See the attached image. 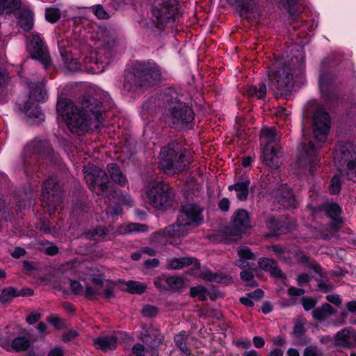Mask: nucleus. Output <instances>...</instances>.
Returning a JSON list of instances; mask_svg holds the SVG:
<instances>
[{"label":"nucleus","mask_w":356,"mask_h":356,"mask_svg":"<svg viewBox=\"0 0 356 356\" xmlns=\"http://www.w3.org/2000/svg\"><path fill=\"white\" fill-rule=\"evenodd\" d=\"M57 113L65 122L70 130L77 135L97 129L101 124L102 103L91 96H85L78 107L69 99H60Z\"/></svg>","instance_id":"f257e3e1"},{"label":"nucleus","mask_w":356,"mask_h":356,"mask_svg":"<svg viewBox=\"0 0 356 356\" xmlns=\"http://www.w3.org/2000/svg\"><path fill=\"white\" fill-rule=\"evenodd\" d=\"M163 103L162 118L169 126L176 129L189 127L195 117L193 109L177 99L175 91H170L161 96Z\"/></svg>","instance_id":"f03ea898"},{"label":"nucleus","mask_w":356,"mask_h":356,"mask_svg":"<svg viewBox=\"0 0 356 356\" xmlns=\"http://www.w3.org/2000/svg\"><path fill=\"white\" fill-rule=\"evenodd\" d=\"M203 208L195 204L183 205L177 216L176 222L166 227L163 230L165 236L181 238L188 235L194 229L204 222Z\"/></svg>","instance_id":"7ed1b4c3"},{"label":"nucleus","mask_w":356,"mask_h":356,"mask_svg":"<svg viewBox=\"0 0 356 356\" xmlns=\"http://www.w3.org/2000/svg\"><path fill=\"white\" fill-rule=\"evenodd\" d=\"M295 61L280 59L268 69V87L276 96L286 95L294 86Z\"/></svg>","instance_id":"20e7f679"},{"label":"nucleus","mask_w":356,"mask_h":356,"mask_svg":"<svg viewBox=\"0 0 356 356\" xmlns=\"http://www.w3.org/2000/svg\"><path fill=\"white\" fill-rule=\"evenodd\" d=\"M161 77V70L156 64H139L134 73L126 75L124 89L128 92H134L139 87L154 84L160 80Z\"/></svg>","instance_id":"39448f33"},{"label":"nucleus","mask_w":356,"mask_h":356,"mask_svg":"<svg viewBox=\"0 0 356 356\" xmlns=\"http://www.w3.org/2000/svg\"><path fill=\"white\" fill-rule=\"evenodd\" d=\"M186 149L177 143H171L164 146L160 153L159 165L161 168L168 175L183 171L188 163Z\"/></svg>","instance_id":"423d86ee"},{"label":"nucleus","mask_w":356,"mask_h":356,"mask_svg":"<svg viewBox=\"0 0 356 356\" xmlns=\"http://www.w3.org/2000/svg\"><path fill=\"white\" fill-rule=\"evenodd\" d=\"M152 14L156 21L143 19L140 23L142 26L147 28L166 26L175 22V19L180 15L177 8V0H153Z\"/></svg>","instance_id":"0eeeda50"},{"label":"nucleus","mask_w":356,"mask_h":356,"mask_svg":"<svg viewBox=\"0 0 356 356\" xmlns=\"http://www.w3.org/2000/svg\"><path fill=\"white\" fill-rule=\"evenodd\" d=\"M335 165L343 175L356 182V147L346 143L339 145L334 154Z\"/></svg>","instance_id":"6e6552de"},{"label":"nucleus","mask_w":356,"mask_h":356,"mask_svg":"<svg viewBox=\"0 0 356 356\" xmlns=\"http://www.w3.org/2000/svg\"><path fill=\"white\" fill-rule=\"evenodd\" d=\"M83 171L86 181L91 190H95V187L97 186L101 190L102 195H106L109 202L108 212L113 216L120 215L122 212L121 207L118 204L115 208H113L111 207L110 203L111 198L110 196L107 195L108 186L106 184L108 179L105 172L94 165L85 166Z\"/></svg>","instance_id":"1a4fd4ad"},{"label":"nucleus","mask_w":356,"mask_h":356,"mask_svg":"<svg viewBox=\"0 0 356 356\" xmlns=\"http://www.w3.org/2000/svg\"><path fill=\"white\" fill-rule=\"evenodd\" d=\"M168 187L163 182L152 180L146 186V194L149 203L156 209H164L170 204Z\"/></svg>","instance_id":"9d476101"},{"label":"nucleus","mask_w":356,"mask_h":356,"mask_svg":"<svg viewBox=\"0 0 356 356\" xmlns=\"http://www.w3.org/2000/svg\"><path fill=\"white\" fill-rule=\"evenodd\" d=\"M116 45L115 40L106 41L104 40L100 47H98L97 52L91 55L90 70L94 73H99L104 71L106 67L110 63L113 56V51Z\"/></svg>","instance_id":"9b49d317"},{"label":"nucleus","mask_w":356,"mask_h":356,"mask_svg":"<svg viewBox=\"0 0 356 356\" xmlns=\"http://www.w3.org/2000/svg\"><path fill=\"white\" fill-rule=\"evenodd\" d=\"M318 162L317 150L313 143L309 142L307 146L302 147V150L300 152L295 165L297 170L304 173L309 171L312 175L317 168Z\"/></svg>","instance_id":"f8f14e48"},{"label":"nucleus","mask_w":356,"mask_h":356,"mask_svg":"<svg viewBox=\"0 0 356 356\" xmlns=\"http://www.w3.org/2000/svg\"><path fill=\"white\" fill-rule=\"evenodd\" d=\"M29 49L31 58L40 62L44 68H47L50 65L51 60L49 51L38 33H32Z\"/></svg>","instance_id":"ddd939ff"},{"label":"nucleus","mask_w":356,"mask_h":356,"mask_svg":"<svg viewBox=\"0 0 356 356\" xmlns=\"http://www.w3.org/2000/svg\"><path fill=\"white\" fill-rule=\"evenodd\" d=\"M330 128L329 115L323 108H318L313 119V131L316 140L323 142L327 138Z\"/></svg>","instance_id":"4468645a"},{"label":"nucleus","mask_w":356,"mask_h":356,"mask_svg":"<svg viewBox=\"0 0 356 356\" xmlns=\"http://www.w3.org/2000/svg\"><path fill=\"white\" fill-rule=\"evenodd\" d=\"M43 204L49 207V211L56 210L57 204L61 202L60 191L54 178L46 180L42 188Z\"/></svg>","instance_id":"2eb2a0df"},{"label":"nucleus","mask_w":356,"mask_h":356,"mask_svg":"<svg viewBox=\"0 0 356 356\" xmlns=\"http://www.w3.org/2000/svg\"><path fill=\"white\" fill-rule=\"evenodd\" d=\"M322 210L332 219L330 226V230L333 233L337 232L342 224V219L340 216L341 212L340 207L336 203H326L322 206Z\"/></svg>","instance_id":"dca6fc26"},{"label":"nucleus","mask_w":356,"mask_h":356,"mask_svg":"<svg viewBox=\"0 0 356 356\" xmlns=\"http://www.w3.org/2000/svg\"><path fill=\"white\" fill-rule=\"evenodd\" d=\"M273 195L277 202L286 209L296 208L297 201L289 188L281 186L273 191Z\"/></svg>","instance_id":"f3484780"},{"label":"nucleus","mask_w":356,"mask_h":356,"mask_svg":"<svg viewBox=\"0 0 356 356\" xmlns=\"http://www.w3.org/2000/svg\"><path fill=\"white\" fill-rule=\"evenodd\" d=\"M250 186V179L248 177H245L236 184L229 185L228 190L229 191H235L237 199L245 201L248 199L249 195Z\"/></svg>","instance_id":"a211bd4d"},{"label":"nucleus","mask_w":356,"mask_h":356,"mask_svg":"<svg viewBox=\"0 0 356 356\" xmlns=\"http://www.w3.org/2000/svg\"><path fill=\"white\" fill-rule=\"evenodd\" d=\"M305 320L304 318H298L296 323L293 331V336L296 341L297 344L304 346L310 343L309 337L305 336Z\"/></svg>","instance_id":"6ab92c4d"},{"label":"nucleus","mask_w":356,"mask_h":356,"mask_svg":"<svg viewBox=\"0 0 356 356\" xmlns=\"http://www.w3.org/2000/svg\"><path fill=\"white\" fill-rule=\"evenodd\" d=\"M260 136L264 143H266L264 147H279L277 144L280 141V136L275 128H263L261 131Z\"/></svg>","instance_id":"aec40b11"},{"label":"nucleus","mask_w":356,"mask_h":356,"mask_svg":"<svg viewBox=\"0 0 356 356\" xmlns=\"http://www.w3.org/2000/svg\"><path fill=\"white\" fill-rule=\"evenodd\" d=\"M94 344L97 348L104 352L114 350L117 346L115 336H103L95 339Z\"/></svg>","instance_id":"412c9836"},{"label":"nucleus","mask_w":356,"mask_h":356,"mask_svg":"<svg viewBox=\"0 0 356 356\" xmlns=\"http://www.w3.org/2000/svg\"><path fill=\"white\" fill-rule=\"evenodd\" d=\"M24 113L34 123L44 120V114L38 104L27 102L24 108Z\"/></svg>","instance_id":"4be33fe9"},{"label":"nucleus","mask_w":356,"mask_h":356,"mask_svg":"<svg viewBox=\"0 0 356 356\" xmlns=\"http://www.w3.org/2000/svg\"><path fill=\"white\" fill-rule=\"evenodd\" d=\"M28 85L30 88L29 102H32V101L40 102L46 99L47 92L41 83H28Z\"/></svg>","instance_id":"5701e85b"},{"label":"nucleus","mask_w":356,"mask_h":356,"mask_svg":"<svg viewBox=\"0 0 356 356\" xmlns=\"http://www.w3.org/2000/svg\"><path fill=\"white\" fill-rule=\"evenodd\" d=\"M279 147H264L263 149V159L264 163L272 168H276L279 166L278 161H276Z\"/></svg>","instance_id":"b1692460"},{"label":"nucleus","mask_w":356,"mask_h":356,"mask_svg":"<svg viewBox=\"0 0 356 356\" xmlns=\"http://www.w3.org/2000/svg\"><path fill=\"white\" fill-rule=\"evenodd\" d=\"M201 277L204 280L229 284L232 282L230 276L222 273H213L211 270H204L201 273Z\"/></svg>","instance_id":"393cba45"},{"label":"nucleus","mask_w":356,"mask_h":356,"mask_svg":"<svg viewBox=\"0 0 356 356\" xmlns=\"http://www.w3.org/2000/svg\"><path fill=\"white\" fill-rule=\"evenodd\" d=\"M17 25L24 31H29L33 26V15L29 10L20 11L17 17Z\"/></svg>","instance_id":"a878e982"},{"label":"nucleus","mask_w":356,"mask_h":356,"mask_svg":"<svg viewBox=\"0 0 356 356\" xmlns=\"http://www.w3.org/2000/svg\"><path fill=\"white\" fill-rule=\"evenodd\" d=\"M58 46L60 47V54L64 67L70 72H76L80 68L79 63L76 60L72 58L71 54L70 52H68L67 50L63 49L60 47V42H58Z\"/></svg>","instance_id":"bb28decb"},{"label":"nucleus","mask_w":356,"mask_h":356,"mask_svg":"<svg viewBox=\"0 0 356 356\" xmlns=\"http://www.w3.org/2000/svg\"><path fill=\"white\" fill-rule=\"evenodd\" d=\"M107 169L111 179L115 183L118 184L120 186H123L126 184L127 178L116 164L109 163L107 166Z\"/></svg>","instance_id":"cd10ccee"},{"label":"nucleus","mask_w":356,"mask_h":356,"mask_svg":"<svg viewBox=\"0 0 356 356\" xmlns=\"http://www.w3.org/2000/svg\"><path fill=\"white\" fill-rule=\"evenodd\" d=\"M230 3H236L241 9V15L245 18H249V13H252L254 6V0H228Z\"/></svg>","instance_id":"c85d7f7f"},{"label":"nucleus","mask_w":356,"mask_h":356,"mask_svg":"<svg viewBox=\"0 0 356 356\" xmlns=\"http://www.w3.org/2000/svg\"><path fill=\"white\" fill-rule=\"evenodd\" d=\"M188 338V334L184 331L175 337V342L177 346L179 347L183 355L185 356L191 355V350L186 344Z\"/></svg>","instance_id":"c756f323"},{"label":"nucleus","mask_w":356,"mask_h":356,"mask_svg":"<svg viewBox=\"0 0 356 356\" xmlns=\"http://www.w3.org/2000/svg\"><path fill=\"white\" fill-rule=\"evenodd\" d=\"M249 216L245 210H239L234 218L232 223L234 226L243 229L248 228L249 225Z\"/></svg>","instance_id":"7c9ffc66"},{"label":"nucleus","mask_w":356,"mask_h":356,"mask_svg":"<svg viewBox=\"0 0 356 356\" xmlns=\"http://www.w3.org/2000/svg\"><path fill=\"white\" fill-rule=\"evenodd\" d=\"M266 86L265 83H260L259 88L253 86H248L244 89V93L248 97H257L258 99H263L266 94Z\"/></svg>","instance_id":"2f4dec72"},{"label":"nucleus","mask_w":356,"mask_h":356,"mask_svg":"<svg viewBox=\"0 0 356 356\" xmlns=\"http://www.w3.org/2000/svg\"><path fill=\"white\" fill-rule=\"evenodd\" d=\"M332 308L327 304H323L321 307L316 308L312 312L313 317L318 321H323L332 314Z\"/></svg>","instance_id":"473e14b6"},{"label":"nucleus","mask_w":356,"mask_h":356,"mask_svg":"<svg viewBox=\"0 0 356 356\" xmlns=\"http://www.w3.org/2000/svg\"><path fill=\"white\" fill-rule=\"evenodd\" d=\"M193 259L191 257L172 258L168 260V268L171 269H180L186 266L192 264Z\"/></svg>","instance_id":"72a5a7b5"},{"label":"nucleus","mask_w":356,"mask_h":356,"mask_svg":"<svg viewBox=\"0 0 356 356\" xmlns=\"http://www.w3.org/2000/svg\"><path fill=\"white\" fill-rule=\"evenodd\" d=\"M125 290L131 293L141 294L144 293L147 289L145 284L136 281H127L124 283Z\"/></svg>","instance_id":"f704fd0d"},{"label":"nucleus","mask_w":356,"mask_h":356,"mask_svg":"<svg viewBox=\"0 0 356 356\" xmlns=\"http://www.w3.org/2000/svg\"><path fill=\"white\" fill-rule=\"evenodd\" d=\"M19 294L17 289L12 286L6 287L0 295V302L3 304L10 302L14 298L18 297Z\"/></svg>","instance_id":"c9c22d12"},{"label":"nucleus","mask_w":356,"mask_h":356,"mask_svg":"<svg viewBox=\"0 0 356 356\" xmlns=\"http://www.w3.org/2000/svg\"><path fill=\"white\" fill-rule=\"evenodd\" d=\"M147 231V226L139 223H130L120 227L121 234H129L134 232H144Z\"/></svg>","instance_id":"e433bc0d"},{"label":"nucleus","mask_w":356,"mask_h":356,"mask_svg":"<svg viewBox=\"0 0 356 356\" xmlns=\"http://www.w3.org/2000/svg\"><path fill=\"white\" fill-rule=\"evenodd\" d=\"M21 6L20 0H0V11L10 13Z\"/></svg>","instance_id":"4c0bfd02"},{"label":"nucleus","mask_w":356,"mask_h":356,"mask_svg":"<svg viewBox=\"0 0 356 356\" xmlns=\"http://www.w3.org/2000/svg\"><path fill=\"white\" fill-rule=\"evenodd\" d=\"M108 234V230L104 227H98L92 231L87 233V236L95 241H101L104 239L105 236Z\"/></svg>","instance_id":"58836bf2"},{"label":"nucleus","mask_w":356,"mask_h":356,"mask_svg":"<svg viewBox=\"0 0 356 356\" xmlns=\"http://www.w3.org/2000/svg\"><path fill=\"white\" fill-rule=\"evenodd\" d=\"M244 229L234 226L233 223L225 229V234L231 241H238L242 237V232Z\"/></svg>","instance_id":"ea45409f"},{"label":"nucleus","mask_w":356,"mask_h":356,"mask_svg":"<svg viewBox=\"0 0 356 356\" xmlns=\"http://www.w3.org/2000/svg\"><path fill=\"white\" fill-rule=\"evenodd\" d=\"M30 346L29 339L24 337H17L12 342V348L17 351H23L26 350Z\"/></svg>","instance_id":"a19ab883"},{"label":"nucleus","mask_w":356,"mask_h":356,"mask_svg":"<svg viewBox=\"0 0 356 356\" xmlns=\"http://www.w3.org/2000/svg\"><path fill=\"white\" fill-rule=\"evenodd\" d=\"M165 282L168 286L175 291L181 289L184 285V279L180 276H171L167 277Z\"/></svg>","instance_id":"79ce46f5"},{"label":"nucleus","mask_w":356,"mask_h":356,"mask_svg":"<svg viewBox=\"0 0 356 356\" xmlns=\"http://www.w3.org/2000/svg\"><path fill=\"white\" fill-rule=\"evenodd\" d=\"M60 17V11L56 8H47L45 12L46 19L51 22L54 23Z\"/></svg>","instance_id":"37998d69"},{"label":"nucleus","mask_w":356,"mask_h":356,"mask_svg":"<svg viewBox=\"0 0 356 356\" xmlns=\"http://www.w3.org/2000/svg\"><path fill=\"white\" fill-rule=\"evenodd\" d=\"M190 295L191 297H198L201 300L207 299V289L202 286H197L191 287L190 289Z\"/></svg>","instance_id":"c03bdc74"},{"label":"nucleus","mask_w":356,"mask_h":356,"mask_svg":"<svg viewBox=\"0 0 356 356\" xmlns=\"http://www.w3.org/2000/svg\"><path fill=\"white\" fill-rule=\"evenodd\" d=\"M238 256L245 260H254L256 257L248 247L241 246L237 250Z\"/></svg>","instance_id":"a18cd8bd"},{"label":"nucleus","mask_w":356,"mask_h":356,"mask_svg":"<svg viewBox=\"0 0 356 356\" xmlns=\"http://www.w3.org/2000/svg\"><path fill=\"white\" fill-rule=\"evenodd\" d=\"M159 309L156 306L146 305H145L142 310V315L145 318H154L158 314Z\"/></svg>","instance_id":"49530a36"},{"label":"nucleus","mask_w":356,"mask_h":356,"mask_svg":"<svg viewBox=\"0 0 356 356\" xmlns=\"http://www.w3.org/2000/svg\"><path fill=\"white\" fill-rule=\"evenodd\" d=\"M102 287V293L104 294V297L110 298L113 297V284L108 280H104L101 284Z\"/></svg>","instance_id":"de8ad7c7"},{"label":"nucleus","mask_w":356,"mask_h":356,"mask_svg":"<svg viewBox=\"0 0 356 356\" xmlns=\"http://www.w3.org/2000/svg\"><path fill=\"white\" fill-rule=\"evenodd\" d=\"M303 356H323V354L316 346L311 345L305 348Z\"/></svg>","instance_id":"09e8293b"},{"label":"nucleus","mask_w":356,"mask_h":356,"mask_svg":"<svg viewBox=\"0 0 356 356\" xmlns=\"http://www.w3.org/2000/svg\"><path fill=\"white\" fill-rule=\"evenodd\" d=\"M330 193L332 194H337L341 190V182L338 175H335L331 180L330 186Z\"/></svg>","instance_id":"8fccbe9b"},{"label":"nucleus","mask_w":356,"mask_h":356,"mask_svg":"<svg viewBox=\"0 0 356 356\" xmlns=\"http://www.w3.org/2000/svg\"><path fill=\"white\" fill-rule=\"evenodd\" d=\"M276 261L273 259H270L268 258L261 259L259 261V265L261 268L269 271L274 266Z\"/></svg>","instance_id":"3c124183"},{"label":"nucleus","mask_w":356,"mask_h":356,"mask_svg":"<svg viewBox=\"0 0 356 356\" xmlns=\"http://www.w3.org/2000/svg\"><path fill=\"white\" fill-rule=\"evenodd\" d=\"M151 332L152 336L155 337V339L150 340L149 338L147 337L145 339V340L147 343H149V344L154 348L161 343L162 341V336L158 334L157 332L154 330H152Z\"/></svg>","instance_id":"603ef678"},{"label":"nucleus","mask_w":356,"mask_h":356,"mask_svg":"<svg viewBox=\"0 0 356 356\" xmlns=\"http://www.w3.org/2000/svg\"><path fill=\"white\" fill-rule=\"evenodd\" d=\"M93 12L99 19H104L108 17V13L99 5H97L93 8Z\"/></svg>","instance_id":"864d4df0"},{"label":"nucleus","mask_w":356,"mask_h":356,"mask_svg":"<svg viewBox=\"0 0 356 356\" xmlns=\"http://www.w3.org/2000/svg\"><path fill=\"white\" fill-rule=\"evenodd\" d=\"M302 306L306 311L313 309L316 305V301L309 298H303L301 300Z\"/></svg>","instance_id":"5fc2aeb1"},{"label":"nucleus","mask_w":356,"mask_h":356,"mask_svg":"<svg viewBox=\"0 0 356 356\" xmlns=\"http://www.w3.org/2000/svg\"><path fill=\"white\" fill-rule=\"evenodd\" d=\"M41 318V314L39 312H32L31 314H29L26 318V322L30 324V325H33L34 323H35L36 322H38Z\"/></svg>","instance_id":"6e6d98bb"},{"label":"nucleus","mask_w":356,"mask_h":356,"mask_svg":"<svg viewBox=\"0 0 356 356\" xmlns=\"http://www.w3.org/2000/svg\"><path fill=\"white\" fill-rule=\"evenodd\" d=\"M70 288L74 294H80L83 292V286L76 281H70Z\"/></svg>","instance_id":"4d7b16f0"},{"label":"nucleus","mask_w":356,"mask_h":356,"mask_svg":"<svg viewBox=\"0 0 356 356\" xmlns=\"http://www.w3.org/2000/svg\"><path fill=\"white\" fill-rule=\"evenodd\" d=\"M305 293V290L302 289H299L296 287H290L288 289V294L290 296H301Z\"/></svg>","instance_id":"13d9d810"},{"label":"nucleus","mask_w":356,"mask_h":356,"mask_svg":"<svg viewBox=\"0 0 356 356\" xmlns=\"http://www.w3.org/2000/svg\"><path fill=\"white\" fill-rule=\"evenodd\" d=\"M38 146V143H35V142L33 143L32 144H29V145H26L24 149V153L26 155H29L32 152H33V153L39 152Z\"/></svg>","instance_id":"bf43d9fd"},{"label":"nucleus","mask_w":356,"mask_h":356,"mask_svg":"<svg viewBox=\"0 0 356 356\" xmlns=\"http://www.w3.org/2000/svg\"><path fill=\"white\" fill-rule=\"evenodd\" d=\"M145 348L142 344L136 343L132 348V353L135 356H145L144 355Z\"/></svg>","instance_id":"052dcab7"},{"label":"nucleus","mask_w":356,"mask_h":356,"mask_svg":"<svg viewBox=\"0 0 356 356\" xmlns=\"http://www.w3.org/2000/svg\"><path fill=\"white\" fill-rule=\"evenodd\" d=\"M326 299L328 302L334 304L336 305H339L341 303L340 296L336 294H330L326 296Z\"/></svg>","instance_id":"680f3d73"},{"label":"nucleus","mask_w":356,"mask_h":356,"mask_svg":"<svg viewBox=\"0 0 356 356\" xmlns=\"http://www.w3.org/2000/svg\"><path fill=\"white\" fill-rule=\"evenodd\" d=\"M252 300H258L261 299L264 296V292L261 289H257L253 292L247 294Z\"/></svg>","instance_id":"e2e57ef3"},{"label":"nucleus","mask_w":356,"mask_h":356,"mask_svg":"<svg viewBox=\"0 0 356 356\" xmlns=\"http://www.w3.org/2000/svg\"><path fill=\"white\" fill-rule=\"evenodd\" d=\"M310 280H311V277L307 274H301V275H298V277L297 278V282H298V285L302 286L305 284L309 282L310 281Z\"/></svg>","instance_id":"0e129e2a"},{"label":"nucleus","mask_w":356,"mask_h":356,"mask_svg":"<svg viewBox=\"0 0 356 356\" xmlns=\"http://www.w3.org/2000/svg\"><path fill=\"white\" fill-rule=\"evenodd\" d=\"M83 292L85 293L86 297L88 298H92L97 296V291L95 290V288H93L92 286H87L86 289L83 290Z\"/></svg>","instance_id":"69168bd1"},{"label":"nucleus","mask_w":356,"mask_h":356,"mask_svg":"<svg viewBox=\"0 0 356 356\" xmlns=\"http://www.w3.org/2000/svg\"><path fill=\"white\" fill-rule=\"evenodd\" d=\"M241 277L244 282H250L253 280L254 275L252 272L243 270L241 273Z\"/></svg>","instance_id":"338daca9"},{"label":"nucleus","mask_w":356,"mask_h":356,"mask_svg":"<svg viewBox=\"0 0 356 356\" xmlns=\"http://www.w3.org/2000/svg\"><path fill=\"white\" fill-rule=\"evenodd\" d=\"M272 268L273 269H270L269 272L273 276L278 278H281L283 277V273L281 271V270L277 267V262L275 264L274 266Z\"/></svg>","instance_id":"774afa93"}]
</instances>
